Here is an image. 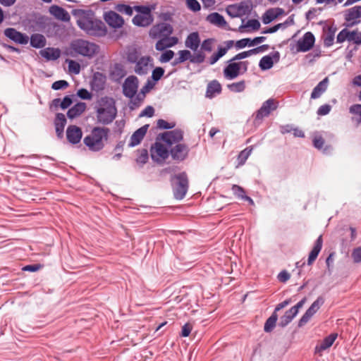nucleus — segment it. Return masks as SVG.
<instances>
[{
	"instance_id": "f257e3e1",
	"label": "nucleus",
	"mask_w": 361,
	"mask_h": 361,
	"mask_svg": "<svg viewBox=\"0 0 361 361\" xmlns=\"http://www.w3.org/2000/svg\"><path fill=\"white\" fill-rule=\"evenodd\" d=\"M78 26L87 35L93 37H103L106 35L105 24L97 19L93 12L80 10L77 19Z\"/></svg>"
},
{
	"instance_id": "f03ea898",
	"label": "nucleus",
	"mask_w": 361,
	"mask_h": 361,
	"mask_svg": "<svg viewBox=\"0 0 361 361\" xmlns=\"http://www.w3.org/2000/svg\"><path fill=\"white\" fill-rule=\"evenodd\" d=\"M97 123L102 125L111 123L117 116L116 102L107 96L99 99L94 106Z\"/></svg>"
},
{
	"instance_id": "7ed1b4c3",
	"label": "nucleus",
	"mask_w": 361,
	"mask_h": 361,
	"mask_svg": "<svg viewBox=\"0 0 361 361\" xmlns=\"http://www.w3.org/2000/svg\"><path fill=\"white\" fill-rule=\"evenodd\" d=\"M109 129L104 127H94L90 135L83 139L84 144L92 152H99L104 147V142L107 140Z\"/></svg>"
},
{
	"instance_id": "20e7f679",
	"label": "nucleus",
	"mask_w": 361,
	"mask_h": 361,
	"mask_svg": "<svg viewBox=\"0 0 361 361\" xmlns=\"http://www.w3.org/2000/svg\"><path fill=\"white\" fill-rule=\"evenodd\" d=\"M71 47L75 53L89 59L92 58L99 50V46L95 43L82 39L72 42Z\"/></svg>"
},
{
	"instance_id": "39448f33",
	"label": "nucleus",
	"mask_w": 361,
	"mask_h": 361,
	"mask_svg": "<svg viewBox=\"0 0 361 361\" xmlns=\"http://www.w3.org/2000/svg\"><path fill=\"white\" fill-rule=\"evenodd\" d=\"M174 197L182 200L188 190V178L185 172H181L171 178Z\"/></svg>"
},
{
	"instance_id": "423d86ee",
	"label": "nucleus",
	"mask_w": 361,
	"mask_h": 361,
	"mask_svg": "<svg viewBox=\"0 0 361 361\" xmlns=\"http://www.w3.org/2000/svg\"><path fill=\"white\" fill-rule=\"evenodd\" d=\"M173 32L172 25L166 23H160L152 27L149 35L152 39L164 38L170 36Z\"/></svg>"
},
{
	"instance_id": "0eeeda50",
	"label": "nucleus",
	"mask_w": 361,
	"mask_h": 361,
	"mask_svg": "<svg viewBox=\"0 0 361 361\" xmlns=\"http://www.w3.org/2000/svg\"><path fill=\"white\" fill-rule=\"evenodd\" d=\"M252 8V4L249 1H242L238 4H232L227 6L226 11L232 18L242 17L248 14Z\"/></svg>"
},
{
	"instance_id": "6e6552de",
	"label": "nucleus",
	"mask_w": 361,
	"mask_h": 361,
	"mask_svg": "<svg viewBox=\"0 0 361 361\" xmlns=\"http://www.w3.org/2000/svg\"><path fill=\"white\" fill-rule=\"evenodd\" d=\"M169 148V154L176 162L183 161L188 157L190 148L186 144L180 142Z\"/></svg>"
},
{
	"instance_id": "1a4fd4ad",
	"label": "nucleus",
	"mask_w": 361,
	"mask_h": 361,
	"mask_svg": "<svg viewBox=\"0 0 361 361\" xmlns=\"http://www.w3.org/2000/svg\"><path fill=\"white\" fill-rule=\"evenodd\" d=\"M151 157L156 162L165 161L169 155V148L166 147L163 144L156 142L150 148Z\"/></svg>"
},
{
	"instance_id": "9d476101",
	"label": "nucleus",
	"mask_w": 361,
	"mask_h": 361,
	"mask_svg": "<svg viewBox=\"0 0 361 361\" xmlns=\"http://www.w3.org/2000/svg\"><path fill=\"white\" fill-rule=\"evenodd\" d=\"M160 135L163 142H164L169 147L180 143L183 139V132L180 129L167 131Z\"/></svg>"
},
{
	"instance_id": "9b49d317",
	"label": "nucleus",
	"mask_w": 361,
	"mask_h": 361,
	"mask_svg": "<svg viewBox=\"0 0 361 361\" xmlns=\"http://www.w3.org/2000/svg\"><path fill=\"white\" fill-rule=\"evenodd\" d=\"M324 303V298L322 296H319L302 316L298 322V326H302L307 323L310 318L319 310Z\"/></svg>"
},
{
	"instance_id": "f8f14e48",
	"label": "nucleus",
	"mask_w": 361,
	"mask_h": 361,
	"mask_svg": "<svg viewBox=\"0 0 361 361\" xmlns=\"http://www.w3.org/2000/svg\"><path fill=\"white\" fill-rule=\"evenodd\" d=\"M138 87V79L136 76H128L123 85V93L128 98H134Z\"/></svg>"
},
{
	"instance_id": "ddd939ff",
	"label": "nucleus",
	"mask_w": 361,
	"mask_h": 361,
	"mask_svg": "<svg viewBox=\"0 0 361 361\" xmlns=\"http://www.w3.org/2000/svg\"><path fill=\"white\" fill-rule=\"evenodd\" d=\"M315 37L311 32H307L297 42L296 50L298 52H306L314 46Z\"/></svg>"
},
{
	"instance_id": "4468645a",
	"label": "nucleus",
	"mask_w": 361,
	"mask_h": 361,
	"mask_svg": "<svg viewBox=\"0 0 361 361\" xmlns=\"http://www.w3.org/2000/svg\"><path fill=\"white\" fill-rule=\"evenodd\" d=\"M4 35L6 37L20 44H26L29 42V37L27 35L18 32L15 28H6L4 30Z\"/></svg>"
},
{
	"instance_id": "2eb2a0df",
	"label": "nucleus",
	"mask_w": 361,
	"mask_h": 361,
	"mask_svg": "<svg viewBox=\"0 0 361 361\" xmlns=\"http://www.w3.org/2000/svg\"><path fill=\"white\" fill-rule=\"evenodd\" d=\"M104 19L110 27L115 29L121 27L124 24L123 18L119 14L112 11L105 13Z\"/></svg>"
},
{
	"instance_id": "dca6fc26",
	"label": "nucleus",
	"mask_w": 361,
	"mask_h": 361,
	"mask_svg": "<svg viewBox=\"0 0 361 361\" xmlns=\"http://www.w3.org/2000/svg\"><path fill=\"white\" fill-rule=\"evenodd\" d=\"M152 61V59L149 56H141L135 66V72L140 75H146L153 66Z\"/></svg>"
},
{
	"instance_id": "f3484780",
	"label": "nucleus",
	"mask_w": 361,
	"mask_h": 361,
	"mask_svg": "<svg viewBox=\"0 0 361 361\" xmlns=\"http://www.w3.org/2000/svg\"><path fill=\"white\" fill-rule=\"evenodd\" d=\"M280 59V54L276 51L271 53L270 55L263 56L259 63V66L261 70L267 71L273 67L274 63H277Z\"/></svg>"
},
{
	"instance_id": "a211bd4d",
	"label": "nucleus",
	"mask_w": 361,
	"mask_h": 361,
	"mask_svg": "<svg viewBox=\"0 0 361 361\" xmlns=\"http://www.w3.org/2000/svg\"><path fill=\"white\" fill-rule=\"evenodd\" d=\"M82 137V132L80 128L75 125L69 126L66 129V137L68 141L76 145L79 143Z\"/></svg>"
},
{
	"instance_id": "6ab92c4d",
	"label": "nucleus",
	"mask_w": 361,
	"mask_h": 361,
	"mask_svg": "<svg viewBox=\"0 0 361 361\" xmlns=\"http://www.w3.org/2000/svg\"><path fill=\"white\" fill-rule=\"evenodd\" d=\"M277 105L274 102V99H269L265 101L260 109L257 111L256 119L261 120L264 117L268 116L271 111L275 110Z\"/></svg>"
},
{
	"instance_id": "aec40b11",
	"label": "nucleus",
	"mask_w": 361,
	"mask_h": 361,
	"mask_svg": "<svg viewBox=\"0 0 361 361\" xmlns=\"http://www.w3.org/2000/svg\"><path fill=\"white\" fill-rule=\"evenodd\" d=\"M228 64L224 69V78L228 80H233L241 75L239 66L235 61H228Z\"/></svg>"
},
{
	"instance_id": "412c9836",
	"label": "nucleus",
	"mask_w": 361,
	"mask_h": 361,
	"mask_svg": "<svg viewBox=\"0 0 361 361\" xmlns=\"http://www.w3.org/2000/svg\"><path fill=\"white\" fill-rule=\"evenodd\" d=\"M126 75L124 66L121 63H115L111 67L109 77L114 82H120Z\"/></svg>"
},
{
	"instance_id": "4be33fe9",
	"label": "nucleus",
	"mask_w": 361,
	"mask_h": 361,
	"mask_svg": "<svg viewBox=\"0 0 361 361\" xmlns=\"http://www.w3.org/2000/svg\"><path fill=\"white\" fill-rule=\"evenodd\" d=\"M148 128L149 125H145L135 130L130 137L128 147H133L139 145L146 135Z\"/></svg>"
},
{
	"instance_id": "5701e85b",
	"label": "nucleus",
	"mask_w": 361,
	"mask_h": 361,
	"mask_svg": "<svg viewBox=\"0 0 361 361\" xmlns=\"http://www.w3.org/2000/svg\"><path fill=\"white\" fill-rule=\"evenodd\" d=\"M49 13L56 19L63 22H68L71 19L68 12L63 8L57 5H52L50 6Z\"/></svg>"
},
{
	"instance_id": "b1692460",
	"label": "nucleus",
	"mask_w": 361,
	"mask_h": 361,
	"mask_svg": "<svg viewBox=\"0 0 361 361\" xmlns=\"http://www.w3.org/2000/svg\"><path fill=\"white\" fill-rule=\"evenodd\" d=\"M265 39H266L265 37H257L252 39L250 38H244V39L238 40L235 42V46L238 49H243L247 46L252 47V46H255L258 44H260V43L264 42Z\"/></svg>"
},
{
	"instance_id": "393cba45",
	"label": "nucleus",
	"mask_w": 361,
	"mask_h": 361,
	"mask_svg": "<svg viewBox=\"0 0 361 361\" xmlns=\"http://www.w3.org/2000/svg\"><path fill=\"white\" fill-rule=\"evenodd\" d=\"M338 337V334L336 333H332L329 334L328 336L325 337L321 343L317 345L315 348L316 353H321L324 350H326V349L329 348L336 339Z\"/></svg>"
},
{
	"instance_id": "a878e982",
	"label": "nucleus",
	"mask_w": 361,
	"mask_h": 361,
	"mask_svg": "<svg viewBox=\"0 0 361 361\" xmlns=\"http://www.w3.org/2000/svg\"><path fill=\"white\" fill-rule=\"evenodd\" d=\"M66 124V118L63 114L58 113L56 115L54 125L56 133L59 138H62L63 135L64 127Z\"/></svg>"
},
{
	"instance_id": "bb28decb",
	"label": "nucleus",
	"mask_w": 361,
	"mask_h": 361,
	"mask_svg": "<svg viewBox=\"0 0 361 361\" xmlns=\"http://www.w3.org/2000/svg\"><path fill=\"white\" fill-rule=\"evenodd\" d=\"M200 39L198 32H193L188 35L186 37L185 44L187 48L192 51H197L200 47Z\"/></svg>"
},
{
	"instance_id": "cd10ccee",
	"label": "nucleus",
	"mask_w": 361,
	"mask_h": 361,
	"mask_svg": "<svg viewBox=\"0 0 361 361\" xmlns=\"http://www.w3.org/2000/svg\"><path fill=\"white\" fill-rule=\"evenodd\" d=\"M322 235H319L318 238L316 240L314 247L312 250H311L308 259H307V264L308 265H311L317 259L319 253L320 252L322 247Z\"/></svg>"
},
{
	"instance_id": "c85d7f7f",
	"label": "nucleus",
	"mask_w": 361,
	"mask_h": 361,
	"mask_svg": "<svg viewBox=\"0 0 361 361\" xmlns=\"http://www.w3.org/2000/svg\"><path fill=\"white\" fill-rule=\"evenodd\" d=\"M329 84L328 78H325L320 81L313 89L311 93V99H317L326 90Z\"/></svg>"
},
{
	"instance_id": "c756f323",
	"label": "nucleus",
	"mask_w": 361,
	"mask_h": 361,
	"mask_svg": "<svg viewBox=\"0 0 361 361\" xmlns=\"http://www.w3.org/2000/svg\"><path fill=\"white\" fill-rule=\"evenodd\" d=\"M86 109V104L84 102H78L68 109L67 116L71 118H75L80 116Z\"/></svg>"
},
{
	"instance_id": "7c9ffc66",
	"label": "nucleus",
	"mask_w": 361,
	"mask_h": 361,
	"mask_svg": "<svg viewBox=\"0 0 361 361\" xmlns=\"http://www.w3.org/2000/svg\"><path fill=\"white\" fill-rule=\"evenodd\" d=\"M39 54L47 61H54L60 57L61 51L59 49L48 47L41 50Z\"/></svg>"
},
{
	"instance_id": "2f4dec72",
	"label": "nucleus",
	"mask_w": 361,
	"mask_h": 361,
	"mask_svg": "<svg viewBox=\"0 0 361 361\" xmlns=\"http://www.w3.org/2000/svg\"><path fill=\"white\" fill-rule=\"evenodd\" d=\"M207 20L211 24L216 25L219 27H225L227 23L223 16L218 13H212L207 16Z\"/></svg>"
},
{
	"instance_id": "473e14b6",
	"label": "nucleus",
	"mask_w": 361,
	"mask_h": 361,
	"mask_svg": "<svg viewBox=\"0 0 361 361\" xmlns=\"http://www.w3.org/2000/svg\"><path fill=\"white\" fill-rule=\"evenodd\" d=\"M221 92V85L216 80L210 82L207 87L206 97L213 98L216 94H220Z\"/></svg>"
},
{
	"instance_id": "72a5a7b5",
	"label": "nucleus",
	"mask_w": 361,
	"mask_h": 361,
	"mask_svg": "<svg viewBox=\"0 0 361 361\" xmlns=\"http://www.w3.org/2000/svg\"><path fill=\"white\" fill-rule=\"evenodd\" d=\"M153 22L152 16L136 15L133 18V23L139 27H147Z\"/></svg>"
},
{
	"instance_id": "f704fd0d",
	"label": "nucleus",
	"mask_w": 361,
	"mask_h": 361,
	"mask_svg": "<svg viewBox=\"0 0 361 361\" xmlns=\"http://www.w3.org/2000/svg\"><path fill=\"white\" fill-rule=\"evenodd\" d=\"M336 30V27L334 26H329L327 27L323 36L324 44L325 47H329L334 44Z\"/></svg>"
},
{
	"instance_id": "c9c22d12",
	"label": "nucleus",
	"mask_w": 361,
	"mask_h": 361,
	"mask_svg": "<svg viewBox=\"0 0 361 361\" xmlns=\"http://www.w3.org/2000/svg\"><path fill=\"white\" fill-rule=\"evenodd\" d=\"M47 43L45 37L42 34H32L30 37V45L37 49L43 48Z\"/></svg>"
},
{
	"instance_id": "e433bc0d",
	"label": "nucleus",
	"mask_w": 361,
	"mask_h": 361,
	"mask_svg": "<svg viewBox=\"0 0 361 361\" xmlns=\"http://www.w3.org/2000/svg\"><path fill=\"white\" fill-rule=\"evenodd\" d=\"M178 56L176 57L172 62L171 65L173 66H176L177 65L184 63L185 61L189 60L191 57V52L189 50H180L178 52Z\"/></svg>"
},
{
	"instance_id": "4c0bfd02",
	"label": "nucleus",
	"mask_w": 361,
	"mask_h": 361,
	"mask_svg": "<svg viewBox=\"0 0 361 361\" xmlns=\"http://www.w3.org/2000/svg\"><path fill=\"white\" fill-rule=\"evenodd\" d=\"M105 78L102 74L96 73L94 75L92 80V87L96 90H102L104 88Z\"/></svg>"
},
{
	"instance_id": "58836bf2",
	"label": "nucleus",
	"mask_w": 361,
	"mask_h": 361,
	"mask_svg": "<svg viewBox=\"0 0 361 361\" xmlns=\"http://www.w3.org/2000/svg\"><path fill=\"white\" fill-rule=\"evenodd\" d=\"M297 315L296 313H294V312L290 309L287 310L284 315L282 316L280 319L279 322V326L281 327H285L287 326L293 319V318Z\"/></svg>"
},
{
	"instance_id": "ea45409f",
	"label": "nucleus",
	"mask_w": 361,
	"mask_h": 361,
	"mask_svg": "<svg viewBox=\"0 0 361 361\" xmlns=\"http://www.w3.org/2000/svg\"><path fill=\"white\" fill-rule=\"evenodd\" d=\"M278 319V315L276 312L273 314L267 319L264 330L265 332H271L276 326V321Z\"/></svg>"
},
{
	"instance_id": "a19ab883",
	"label": "nucleus",
	"mask_w": 361,
	"mask_h": 361,
	"mask_svg": "<svg viewBox=\"0 0 361 361\" xmlns=\"http://www.w3.org/2000/svg\"><path fill=\"white\" fill-rule=\"evenodd\" d=\"M252 151V147H246L242 150L238 156V165L243 166L251 154Z\"/></svg>"
},
{
	"instance_id": "79ce46f5",
	"label": "nucleus",
	"mask_w": 361,
	"mask_h": 361,
	"mask_svg": "<svg viewBox=\"0 0 361 361\" xmlns=\"http://www.w3.org/2000/svg\"><path fill=\"white\" fill-rule=\"evenodd\" d=\"M247 27H251L253 30H258L260 27V23L256 19L248 20L246 24H242L239 27L238 30L240 32H244L245 29Z\"/></svg>"
},
{
	"instance_id": "37998d69",
	"label": "nucleus",
	"mask_w": 361,
	"mask_h": 361,
	"mask_svg": "<svg viewBox=\"0 0 361 361\" xmlns=\"http://www.w3.org/2000/svg\"><path fill=\"white\" fill-rule=\"evenodd\" d=\"M360 18H361V16L356 6L348 9L345 14V21H351L352 20H357Z\"/></svg>"
},
{
	"instance_id": "c03bdc74",
	"label": "nucleus",
	"mask_w": 361,
	"mask_h": 361,
	"mask_svg": "<svg viewBox=\"0 0 361 361\" xmlns=\"http://www.w3.org/2000/svg\"><path fill=\"white\" fill-rule=\"evenodd\" d=\"M228 90L233 92H242L245 89V82L240 80L239 82H233L227 85Z\"/></svg>"
},
{
	"instance_id": "a18cd8bd",
	"label": "nucleus",
	"mask_w": 361,
	"mask_h": 361,
	"mask_svg": "<svg viewBox=\"0 0 361 361\" xmlns=\"http://www.w3.org/2000/svg\"><path fill=\"white\" fill-rule=\"evenodd\" d=\"M140 58V53L135 49L129 50L127 53V60L130 63L136 64Z\"/></svg>"
},
{
	"instance_id": "49530a36",
	"label": "nucleus",
	"mask_w": 361,
	"mask_h": 361,
	"mask_svg": "<svg viewBox=\"0 0 361 361\" xmlns=\"http://www.w3.org/2000/svg\"><path fill=\"white\" fill-rule=\"evenodd\" d=\"M205 54L202 51H199L194 54H191V57L190 59V62L192 63H202L204 61Z\"/></svg>"
},
{
	"instance_id": "de8ad7c7",
	"label": "nucleus",
	"mask_w": 361,
	"mask_h": 361,
	"mask_svg": "<svg viewBox=\"0 0 361 361\" xmlns=\"http://www.w3.org/2000/svg\"><path fill=\"white\" fill-rule=\"evenodd\" d=\"M116 10L120 13H125L130 16L133 15L134 8L129 5L119 4L116 6Z\"/></svg>"
},
{
	"instance_id": "09e8293b",
	"label": "nucleus",
	"mask_w": 361,
	"mask_h": 361,
	"mask_svg": "<svg viewBox=\"0 0 361 361\" xmlns=\"http://www.w3.org/2000/svg\"><path fill=\"white\" fill-rule=\"evenodd\" d=\"M349 111L350 114L354 115H357L358 117L355 118L357 123L359 124L361 123V104H354L352 105Z\"/></svg>"
},
{
	"instance_id": "8fccbe9b",
	"label": "nucleus",
	"mask_w": 361,
	"mask_h": 361,
	"mask_svg": "<svg viewBox=\"0 0 361 361\" xmlns=\"http://www.w3.org/2000/svg\"><path fill=\"white\" fill-rule=\"evenodd\" d=\"M133 8L135 11L139 13L138 15L152 16L151 13V8L147 6H135Z\"/></svg>"
},
{
	"instance_id": "3c124183",
	"label": "nucleus",
	"mask_w": 361,
	"mask_h": 361,
	"mask_svg": "<svg viewBox=\"0 0 361 361\" xmlns=\"http://www.w3.org/2000/svg\"><path fill=\"white\" fill-rule=\"evenodd\" d=\"M232 191L233 195L240 200H243L246 196L245 190L238 185H233Z\"/></svg>"
},
{
	"instance_id": "603ef678",
	"label": "nucleus",
	"mask_w": 361,
	"mask_h": 361,
	"mask_svg": "<svg viewBox=\"0 0 361 361\" xmlns=\"http://www.w3.org/2000/svg\"><path fill=\"white\" fill-rule=\"evenodd\" d=\"M145 96L142 94V93H140L139 92L136 96L135 97L131 100V102H130V109H133L136 107H138L140 104L142 103V102L144 100Z\"/></svg>"
},
{
	"instance_id": "864d4df0",
	"label": "nucleus",
	"mask_w": 361,
	"mask_h": 361,
	"mask_svg": "<svg viewBox=\"0 0 361 361\" xmlns=\"http://www.w3.org/2000/svg\"><path fill=\"white\" fill-rule=\"evenodd\" d=\"M349 42H353L356 44H361V32H358L357 30L350 31Z\"/></svg>"
},
{
	"instance_id": "5fc2aeb1",
	"label": "nucleus",
	"mask_w": 361,
	"mask_h": 361,
	"mask_svg": "<svg viewBox=\"0 0 361 361\" xmlns=\"http://www.w3.org/2000/svg\"><path fill=\"white\" fill-rule=\"evenodd\" d=\"M157 127L160 129H172L175 127L176 123L174 122L169 123L164 119H159L157 123Z\"/></svg>"
},
{
	"instance_id": "6e6d98bb",
	"label": "nucleus",
	"mask_w": 361,
	"mask_h": 361,
	"mask_svg": "<svg viewBox=\"0 0 361 361\" xmlns=\"http://www.w3.org/2000/svg\"><path fill=\"white\" fill-rule=\"evenodd\" d=\"M186 6L193 12L199 11L201 9L200 4L197 0H186Z\"/></svg>"
},
{
	"instance_id": "4d7b16f0",
	"label": "nucleus",
	"mask_w": 361,
	"mask_h": 361,
	"mask_svg": "<svg viewBox=\"0 0 361 361\" xmlns=\"http://www.w3.org/2000/svg\"><path fill=\"white\" fill-rule=\"evenodd\" d=\"M350 31H348L346 28L343 29L337 35L336 41L338 43H342L345 40L348 41Z\"/></svg>"
},
{
	"instance_id": "13d9d810",
	"label": "nucleus",
	"mask_w": 361,
	"mask_h": 361,
	"mask_svg": "<svg viewBox=\"0 0 361 361\" xmlns=\"http://www.w3.org/2000/svg\"><path fill=\"white\" fill-rule=\"evenodd\" d=\"M148 151L146 149H142L139 151V155L136 159L137 163L145 164L148 160Z\"/></svg>"
},
{
	"instance_id": "bf43d9fd",
	"label": "nucleus",
	"mask_w": 361,
	"mask_h": 361,
	"mask_svg": "<svg viewBox=\"0 0 361 361\" xmlns=\"http://www.w3.org/2000/svg\"><path fill=\"white\" fill-rule=\"evenodd\" d=\"M164 73V70L161 67L155 68L152 74V78L154 81L157 82L159 80Z\"/></svg>"
},
{
	"instance_id": "052dcab7",
	"label": "nucleus",
	"mask_w": 361,
	"mask_h": 361,
	"mask_svg": "<svg viewBox=\"0 0 361 361\" xmlns=\"http://www.w3.org/2000/svg\"><path fill=\"white\" fill-rule=\"evenodd\" d=\"M174 56V52L172 50L165 51L160 57V61L161 63H166L171 61Z\"/></svg>"
},
{
	"instance_id": "680f3d73",
	"label": "nucleus",
	"mask_w": 361,
	"mask_h": 361,
	"mask_svg": "<svg viewBox=\"0 0 361 361\" xmlns=\"http://www.w3.org/2000/svg\"><path fill=\"white\" fill-rule=\"evenodd\" d=\"M68 86V82L66 80H61L53 82L51 88L54 90L65 89Z\"/></svg>"
},
{
	"instance_id": "e2e57ef3",
	"label": "nucleus",
	"mask_w": 361,
	"mask_h": 361,
	"mask_svg": "<svg viewBox=\"0 0 361 361\" xmlns=\"http://www.w3.org/2000/svg\"><path fill=\"white\" fill-rule=\"evenodd\" d=\"M77 95L81 98L82 99H91L92 97V94L87 90L81 88L78 90L77 92Z\"/></svg>"
},
{
	"instance_id": "0e129e2a",
	"label": "nucleus",
	"mask_w": 361,
	"mask_h": 361,
	"mask_svg": "<svg viewBox=\"0 0 361 361\" xmlns=\"http://www.w3.org/2000/svg\"><path fill=\"white\" fill-rule=\"evenodd\" d=\"M275 19V16L269 9H268L262 16V22L264 24H269Z\"/></svg>"
},
{
	"instance_id": "69168bd1",
	"label": "nucleus",
	"mask_w": 361,
	"mask_h": 361,
	"mask_svg": "<svg viewBox=\"0 0 361 361\" xmlns=\"http://www.w3.org/2000/svg\"><path fill=\"white\" fill-rule=\"evenodd\" d=\"M173 15L174 12H162L159 15V18L164 22H171Z\"/></svg>"
},
{
	"instance_id": "338daca9",
	"label": "nucleus",
	"mask_w": 361,
	"mask_h": 361,
	"mask_svg": "<svg viewBox=\"0 0 361 361\" xmlns=\"http://www.w3.org/2000/svg\"><path fill=\"white\" fill-rule=\"evenodd\" d=\"M351 257L355 263L361 262V246L355 248L351 254Z\"/></svg>"
},
{
	"instance_id": "774afa93",
	"label": "nucleus",
	"mask_w": 361,
	"mask_h": 361,
	"mask_svg": "<svg viewBox=\"0 0 361 361\" xmlns=\"http://www.w3.org/2000/svg\"><path fill=\"white\" fill-rule=\"evenodd\" d=\"M72 97L73 95H67L61 101L60 107L62 109H66L71 105L73 102Z\"/></svg>"
}]
</instances>
